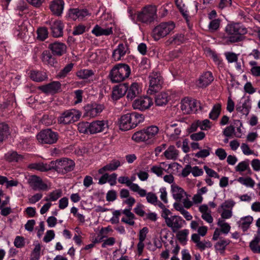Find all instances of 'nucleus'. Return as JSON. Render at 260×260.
I'll list each match as a JSON object with an SVG mask.
<instances>
[{
  "label": "nucleus",
  "mask_w": 260,
  "mask_h": 260,
  "mask_svg": "<svg viewBox=\"0 0 260 260\" xmlns=\"http://www.w3.org/2000/svg\"><path fill=\"white\" fill-rule=\"evenodd\" d=\"M157 7L155 5H147L135 15L136 22L145 25L153 23L157 19Z\"/></svg>",
  "instance_id": "obj_1"
},
{
  "label": "nucleus",
  "mask_w": 260,
  "mask_h": 260,
  "mask_svg": "<svg viewBox=\"0 0 260 260\" xmlns=\"http://www.w3.org/2000/svg\"><path fill=\"white\" fill-rule=\"evenodd\" d=\"M225 35L223 37L226 42L231 43L242 40V36L247 32V29L240 23L232 22L225 27Z\"/></svg>",
  "instance_id": "obj_2"
},
{
  "label": "nucleus",
  "mask_w": 260,
  "mask_h": 260,
  "mask_svg": "<svg viewBox=\"0 0 260 260\" xmlns=\"http://www.w3.org/2000/svg\"><path fill=\"white\" fill-rule=\"evenodd\" d=\"M159 132V128L155 125H151L135 133L132 137L136 142H145L151 144L156 140V136Z\"/></svg>",
  "instance_id": "obj_3"
},
{
  "label": "nucleus",
  "mask_w": 260,
  "mask_h": 260,
  "mask_svg": "<svg viewBox=\"0 0 260 260\" xmlns=\"http://www.w3.org/2000/svg\"><path fill=\"white\" fill-rule=\"evenodd\" d=\"M143 114L137 112L127 113L121 116L119 121V126L121 130L126 131L136 127L137 125L143 121Z\"/></svg>",
  "instance_id": "obj_4"
},
{
  "label": "nucleus",
  "mask_w": 260,
  "mask_h": 260,
  "mask_svg": "<svg viewBox=\"0 0 260 260\" xmlns=\"http://www.w3.org/2000/svg\"><path fill=\"white\" fill-rule=\"evenodd\" d=\"M175 27V24L173 21L161 22L152 30V36L155 41H158L170 34Z\"/></svg>",
  "instance_id": "obj_5"
},
{
  "label": "nucleus",
  "mask_w": 260,
  "mask_h": 260,
  "mask_svg": "<svg viewBox=\"0 0 260 260\" xmlns=\"http://www.w3.org/2000/svg\"><path fill=\"white\" fill-rule=\"evenodd\" d=\"M75 165L74 161L68 158H63L51 161V170H54L58 173L62 174L73 171Z\"/></svg>",
  "instance_id": "obj_6"
},
{
  "label": "nucleus",
  "mask_w": 260,
  "mask_h": 260,
  "mask_svg": "<svg viewBox=\"0 0 260 260\" xmlns=\"http://www.w3.org/2000/svg\"><path fill=\"white\" fill-rule=\"evenodd\" d=\"M81 117V112L77 110H67L60 114L57 118V122L62 125H67L78 121Z\"/></svg>",
  "instance_id": "obj_7"
},
{
  "label": "nucleus",
  "mask_w": 260,
  "mask_h": 260,
  "mask_svg": "<svg viewBox=\"0 0 260 260\" xmlns=\"http://www.w3.org/2000/svg\"><path fill=\"white\" fill-rule=\"evenodd\" d=\"M130 73L129 66H114L110 75L112 82L118 83L128 77Z\"/></svg>",
  "instance_id": "obj_8"
},
{
  "label": "nucleus",
  "mask_w": 260,
  "mask_h": 260,
  "mask_svg": "<svg viewBox=\"0 0 260 260\" xmlns=\"http://www.w3.org/2000/svg\"><path fill=\"white\" fill-rule=\"evenodd\" d=\"M37 139L42 144L51 145L57 141L58 134L50 128L43 129L37 134Z\"/></svg>",
  "instance_id": "obj_9"
},
{
  "label": "nucleus",
  "mask_w": 260,
  "mask_h": 260,
  "mask_svg": "<svg viewBox=\"0 0 260 260\" xmlns=\"http://www.w3.org/2000/svg\"><path fill=\"white\" fill-rule=\"evenodd\" d=\"M149 90L151 94L156 92L161 88L163 83V78L160 73L157 71H154L149 76Z\"/></svg>",
  "instance_id": "obj_10"
},
{
  "label": "nucleus",
  "mask_w": 260,
  "mask_h": 260,
  "mask_svg": "<svg viewBox=\"0 0 260 260\" xmlns=\"http://www.w3.org/2000/svg\"><path fill=\"white\" fill-rule=\"evenodd\" d=\"M181 132V123L179 122L171 121L166 125V133L170 140H177Z\"/></svg>",
  "instance_id": "obj_11"
},
{
  "label": "nucleus",
  "mask_w": 260,
  "mask_h": 260,
  "mask_svg": "<svg viewBox=\"0 0 260 260\" xmlns=\"http://www.w3.org/2000/svg\"><path fill=\"white\" fill-rule=\"evenodd\" d=\"M165 223L173 233H176L183 226L185 221L179 216L171 215L166 219Z\"/></svg>",
  "instance_id": "obj_12"
},
{
  "label": "nucleus",
  "mask_w": 260,
  "mask_h": 260,
  "mask_svg": "<svg viewBox=\"0 0 260 260\" xmlns=\"http://www.w3.org/2000/svg\"><path fill=\"white\" fill-rule=\"evenodd\" d=\"M153 104L152 99L149 96H145L135 100L132 106L134 109L143 111L149 109Z\"/></svg>",
  "instance_id": "obj_13"
},
{
  "label": "nucleus",
  "mask_w": 260,
  "mask_h": 260,
  "mask_svg": "<svg viewBox=\"0 0 260 260\" xmlns=\"http://www.w3.org/2000/svg\"><path fill=\"white\" fill-rule=\"evenodd\" d=\"M104 106L102 104L92 103L84 106V117L94 118L99 115L104 110Z\"/></svg>",
  "instance_id": "obj_14"
},
{
  "label": "nucleus",
  "mask_w": 260,
  "mask_h": 260,
  "mask_svg": "<svg viewBox=\"0 0 260 260\" xmlns=\"http://www.w3.org/2000/svg\"><path fill=\"white\" fill-rule=\"evenodd\" d=\"M29 186L34 190H47L48 185L45 183L42 179L37 175H31L28 179Z\"/></svg>",
  "instance_id": "obj_15"
},
{
  "label": "nucleus",
  "mask_w": 260,
  "mask_h": 260,
  "mask_svg": "<svg viewBox=\"0 0 260 260\" xmlns=\"http://www.w3.org/2000/svg\"><path fill=\"white\" fill-rule=\"evenodd\" d=\"M28 25L29 23L27 21L19 20L14 28V35L19 38L24 39L28 35Z\"/></svg>",
  "instance_id": "obj_16"
},
{
  "label": "nucleus",
  "mask_w": 260,
  "mask_h": 260,
  "mask_svg": "<svg viewBox=\"0 0 260 260\" xmlns=\"http://www.w3.org/2000/svg\"><path fill=\"white\" fill-rule=\"evenodd\" d=\"M38 89L46 94H54L61 91V84L59 81H53L39 86Z\"/></svg>",
  "instance_id": "obj_17"
},
{
  "label": "nucleus",
  "mask_w": 260,
  "mask_h": 260,
  "mask_svg": "<svg viewBox=\"0 0 260 260\" xmlns=\"http://www.w3.org/2000/svg\"><path fill=\"white\" fill-rule=\"evenodd\" d=\"M52 36L55 38L60 37L63 35L64 25L60 20L50 21L49 23Z\"/></svg>",
  "instance_id": "obj_18"
},
{
  "label": "nucleus",
  "mask_w": 260,
  "mask_h": 260,
  "mask_svg": "<svg viewBox=\"0 0 260 260\" xmlns=\"http://www.w3.org/2000/svg\"><path fill=\"white\" fill-rule=\"evenodd\" d=\"M89 15V13L87 10L78 8L71 9L68 13V17L73 20L77 19L82 20Z\"/></svg>",
  "instance_id": "obj_19"
},
{
  "label": "nucleus",
  "mask_w": 260,
  "mask_h": 260,
  "mask_svg": "<svg viewBox=\"0 0 260 260\" xmlns=\"http://www.w3.org/2000/svg\"><path fill=\"white\" fill-rule=\"evenodd\" d=\"M113 27L111 26H100L95 25L91 30V32L96 37L109 36L113 34Z\"/></svg>",
  "instance_id": "obj_20"
},
{
  "label": "nucleus",
  "mask_w": 260,
  "mask_h": 260,
  "mask_svg": "<svg viewBox=\"0 0 260 260\" xmlns=\"http://www.w3.org/2000/svg\"><path fill=\"white\" fill-rule=\"evenodd\" d=\"M48 48L52 51L54 55L61 56L66 53L67 46L63 43L55 42L49 44Z\"/></svg>",
  "instance_id": "obj_21"
},
{
  "label": "nucleus",
  "mask_w": 260,
  "mask_h": 260,
  "mask_svg": "<svg viewBox=\"0 0 260 260\" xmlns=\"http://www.w3.org/2000/svg\"><path fill=\"white\" fill-rule=\"evenodd\" d=\"M128 90V84L123 83L116 86L113 89L112 98L113 100H117L122 97Z\"/></svg>",
  "instance_id": "obj_22"
},
{
  "label": "nucleus",
  "mask_w": 260,
  "mask_h": 260,
  "mask_svg": "<svg viewBox=\"0 0 260 260\" xmlns=\"http://www.w3.org/2000/svg\"><path fill=\"white\" fill-rule=\"evenodd\" d=\"M64 3L63 0H52L49 5V8L53 14L60 16L63 12Z\"/></svg>",
  "instance_id": "obj_23"
},
{
  "label": "nucleus",
  "mask_w": 260,
  "mask_h": 260,
  "mask_svg": "<svg viewBox=\"0 0 260 260\" xmlns=\"http://www.w3.org/2000/svg\"><path fill=\"white\" fill-rule=\"evenodd\" d=\"M118 181L121 184H126L132 191L137 192L138 194L143 193V190L140 189V186L136 183H131L128 177L120 176L118 178Z\"/></svg>",
  "instance_id": "obj_24"
},
{
  "label": "nucleus",
  "mask_w": 260,
  "mask_h": 260,
  "mask_svg": "<svg viewBox=\"0 0 260 260\" xmlns=\"http://www.w3.org/2000/svg\"><path fill=\"white\" fill-rule=\"evenodd\" d=\"M213 79L211 72H206L201 75L197 82V85L200 88H204L209 85Z\"/></svg>",
  "instance_id": "obj_25"
},
{
  "label": "nucleus",
  "mask_w": 260,
  "mask_h": 260,
  "mask_svg": "<svg viewBox=\"0 0 260 260\" xmlns=\"http://www.w3.org/2000/svg\"><path fill=\"white\" fill-rule=\"evenodd\" d=\"M107 126V122L104 120H96L90 123L89 133L91 134H96L104 131Z\"/></svg>",
  "instance_id": "obj_26"
},
{
  "label": "nucleus",
  "mask_w": 260,
  "mask_h": 260,
  "mask_svg": "<svg viewBox=\"0 0 260 260\" xmlns=\"http://www.w3.org/2000/svg\"><path fill=\"white\" fill-rule=\"evenodd\" d=\"M171 192L173 198L178 202L181 201L186 196V193L184 189L176 184H172Z\"/></svg>",
  "instance_id": "obj_27"
},
{
  "label": "nucleus",
  "mask_w": 260,
  "mask_h": 260,
  "mask_svg": "<svg viewBox=\"0 0 260 260\" xmlns=\"http://www.w3.org/2000/svg\"><path fill=\"white\" fill-rule=\"evenodd\" d=\"M128 48L126 43L119 44L117 48L115 49L112 54V57L115 60H119L121 57L124 56L127 51Z\"/></svg>",
  "instance_id": "obj_28"
},
{
  "label": "nucleus",
  "mask_w": 260,
  "mask_h": 260,
  "mask_svg": "<svg viewBox=\"0 0 260 260\" xmlns=\"http://www.w3.org/2000/svg\"><path fill=\"white\" fill-rule=\"evenodd\" d=\"M253 218L250 215H247L241 217L238 221L237 224L243 232H245L250 228L251 224L252 223Z\"/></svg>",
  "instance_id": "obj_29"
},
{
  "label": "nucleus",
  "mask_w": 260,
  "mask_h": 260,
  "mask_svg": "<svg viewBox=\"0 0 260 260\" xmlns=\"http://www.w3.org/2000/svg\"><path fill=\"white\" fill-rule=\"evenodd\" d=\"M251 102L249 99L244 100L243 102H240L236 106V110L238 112L241 113L243 115L247 116L251 109Z\"/></svg>",
  "instance_id": "obj_30"
},
{
  "label": "nucleus",
  "mask_w": 260,
  "mask_h": 260,
  "mask_svg": "<svg viewBox=\"0 0 260 260\" xmlns=\"http://www.w3.org/2000/svg\"><path fill=\"white\" fill-rule=\"evenodd\" d=\"M120 165L121 164L119 160L113 159L110 163L99 169L98 172L100 174H103L105 172L113 171L116 170Z\"/></svg>",
  "instance_id": "obj_31"
},
{
  "label": "nucleus",
  "mask_w": 260,
  "mask_h": 260,
  "mask_svg": "<svg viewBox=\"0 0 260 260\" xmlns=\"http://www.w3.org/2000/svg\"><path fill=\"white\" fill-rule=\"evenodd\" d=\"M29 77L33 81L39 82L45 81L48 78L46 72L35 70L30 72Z\"/></svg>",
  "instance_id": "obj_32"
},
{
  "label": "nucleus",
  "mask_w": 260,
  "mask_h": 260,
  "mask_svg": "<svg viewBox=\"0 0 260 260\" xmlns=\"http://www.w3.org/2000/svg\"><path fill=\"white\" fill-rule=\"evenodd\" d=\"M28 168L30 170H35L41 172H47L51 170V162L49 164L43 162L32 163L28 165Z\"/></svg>",
  "instance_id": "obj_33"
},
{
  "label": "nucleus",
  "mask_w": 260,
  "mask_h": 260,
  "mask_svg": "<svg viewBox=\"0 0 260 260\" xmlns=\"http://www.w3.org/2000/svg\"><path fill=\"white\" fill-rule=\"evenodd\" d=\"M164 155L167 159L176 160L179 155V151L173 145H170L164 152Z\"/></svg>",
  "instance_id": "obj_34"
},
{
  "label": "nucleus",
  "mask_w": 260,
  "mask_h": 260,
  "mask_svg": "<svg viewBox=\"0 0 260 260\" xmlns=\"http://www.w3.org/2000/svg\"><path fill=\"white\" fill-rule=\"evenodd\" d=\"M122 213L125 215L126 218L123 217L121 219V221L129 225H134L135 223L134 221L135 216L134 213L131 211V208L123 210Z\"/></svg>",
  "instance_id": "obj_35"
},
{
  "label": "nucleus",
  "mask_w": 260,
  "mask_h": 260,
  "mask_svg": "<svg viewBox=\"0 0 260 260\" xmlns=\"http://www.w3.org/2000/svg\"><path fill=\"white\" fill-rule=\"evenodd\" d=\"M140 88L137 83H133L128 87L127 90V98L131 100L135 98L140 93Z\"/></svg>",
  "instance_id": "obj_36"
},
{
  "label": "nucleus",
  "mask_w": 260,
  "mask_h": 260,
  "mask_svg": "<svg viewBox=\"0 0 260 260\" xmlns=\"http://www.w3.org/2000/svg\"><path fill=\"white\" fill-rule=\"evenodd\" d=\"M62 194V191L61 189H56L49 192L48 196L44 198V201L46 202H54L60 198Z\"/></svg>",
  "instance_id": "obj_37"
},
{
  "label": "nucleus",
  "mask_w": 260,
  "mask_h": 260,
  "mask_svg": "<svg viewBox=\"0 0 260 260\" xmlns=\"http://www.w3.org/2000/svg\"><path fill=\"white\" fill-rule=\"evenodd\" d=\"M175 4L183 17L186 21L189 20V12L182 0H175Z\"/></svg>",
  "instance_id": "obj_38"
},
{
  "label": "nucleus",
  "mask_w": 260,
  "mask_h": 260,
  "mask_svg": "<svg viewBox=\"0 0 260 260\" xmlns=\"http://www.w3.org/2000/svg\"><path fill=\"white\" fill-rule=\"evenodd\" d=\"M260 235H255L253 240L249 243V248L254 253H260Z\"/></svg>",
  "instance_id": "obj_39"
},
{
  "label": "nucleus",
  "mask_w": 260,
  "mask_h": 260,
  "mask_svg": "<svg viewBox=\"0 0 260 260\" xmlns=\"http://www.w3.org/2000/svg\"><path fill=\"white\" fill-rule=\"evenodd\" d=\"M140 189L143 190V193L142 194L140 193V194H139L140 197H146L147 201L152 205H155L156 204V202H157V201L158 200L157 197L156 195L152 192H149L147 193V191L145 189L141 188L140 187Z\"/></svg>",
  "instance_id": "obj_40"
},
{
  "label": "nucleus",
  "mask_w": 260,
  "mask_h": 260,
  "mask_svg": "<svg viewBox=\"0 0 260 260\" xmlns=\"http://www.w3.org/2000/svg\"><path fill=\"white\" fill-rule=\"evenodd\" d=\"M6 159L10 162H19L23 160V156L16 151L8 152L5 154Z\"/></svg>",
  "instance_id": "obj_41"
},
{
  "label": "nucleus",
  "mask_w": 260,
  "mask_h": 260,
  "mask_svg": "<svg viewBox=\"0 0 260 260\" xmlns=\"http://www.w3.org/2000/svg\"><path fill=\"white\" fill-rule=\"evenodd\" d=\"M185 38L182 34H176L171 38H170L167 41V45H179L183 43Z\"/></svg>",
  "instance_id": "obj_42"
},
{
  "label": "nucleus",
  "mask_w": 260,
  "mask_h": 260,
  "mask_svg": "<svg viewBox=\"0 0 260 260\" xmlns=\"http://www.w3.org/2000/svg\"><path fill=\"white\" fill-rule=\"evenodd\" d=\"M235 171L238 172H242L247 171L248 174H251V171L249 167V160L246 159L239 162L235 167Z\"/></svg>",
  "instance_id": "obj_43"
},
{
  "label": "nucleus",
  "mask_w": 260,
  "mask_h": 260,
  "mask_svg": "<svg viewBox=\"0 0 260 260\" xmlns=\"http://www.w3.org/2000/svg\"><path fill=\"white\" fill-rule=\"evenodd\" d=\"M168 101V94L166 92H161L158 94L155 97V104L158 106H162L166 105Z\"/></svg>",
  "instance_id": "obj_44"
},
{
  "label": "nucleus",
  "mask_w": 260,
  "mask_h": 260,
  "mask_svg": "<svg viewBox=\"0 0 260 260\" xmlns=\"http://www.w3.org/2000/svg\"><path fill=\"white\" fill-rule=\"evenodd\" d=\"M10 134L8 125L5 123H0V144Z\"/></svg>",
  "instance_id": "obj_45"
},
{
  "label": "nucleus",
  "mask_w": 260,
  "mask_h": 260,
  "mask_svg": "<svg viewBox=\"0 0 260 260\" xmlns=\"http://www.w3.org/2000/svg\"><path fill=\"white\" fill-rule=\"evenodd\" d=\"M221 109V105L220 104L214 105L209 113V118L213 120H216L220 115Z\"/></svg>",
  "instance_id": "obj_46"
},
{
  "label": "nucleus",
  "mask_w": 260,
  "mask_h": 260,
  "mask_svg": "<svg viewBox=\"0 0 260 260\" xmlns=\"http://www.w3.org/2000/svg\"><path fill=\"white\" fill-rule=\"evenodd\" d=\"M189 234V231L187 229H184L183 230L178 231L176 234V237L180 243L182 244H186L187 240V236Z\"/></svg>",
  "instance_id": "obj_47"
},
{
  "label": "nucleus",
  "mask_w": 260,
  "mask_h": 260,
  "mask_svg": "<svg viewBox=\"0 0 260 260\" xmlns=\"http://www.w3.org/2000/svg\"><path fill=\"white\" fill-rule=\"evenodd\" d=\"M194 103L190 102V100L184 99L182 100L181 103V109L184 113L189 114L191 112V108L190 105L193 104Z\"/></svg>",
  "instance_id": "obj_48"
},
{
  "label": "nucleus",
  "mask_w": 260,
  "mask_h": 260,
  "mask_svg": "<svg viewBox=\"0 0 260 260\" xmlns=\"http://www.w3.org/2000/svg\"><path fill=\"white\" fill-rule=\"evenodd\" d=\"M230 241L228 240L222 239L220 240L215 245V249L220 253H223L225 249L226 246L229 245Z\"/></svg>",
  "instance_id": "obj_49"
},
{
  "label": "nucleus",
  "mask_w": 260,
  "mask_h": 260,
  "mask_svg": "<svg viewBox=\"0 0 260 260\" xmlns=\"http://www.w3.org/2000/svg\"><path fill=\"white\" fill-rule=\"evenodd\" d=\"M94 74L92 70H81L77 73V76L81 79H87Z\"/></svg>",
  "instance_id": "obj_50"
},
{
  "label": "nucleus",
  "mask_w": 260,
  "mask_h": 260,
  "mask_svg": "<svg viewBox=\"0 0 260 260\" xmlns=\"http://www.w3.org/2000/svg\"><path fill=\"white\" fill-rule=\"evenodd\" d=\"M238 181L246 186L250 187H253L255 184L254 181L251 177H241L238 179Z\"/></svg>",
  "instance_id": "obj_51"
},
{
  "label": "nucleus",
  "mask_w": 260,
  "mask_h": 260,
  "mask_svg": "<svg viewBox=\"0 0 260 260\" xmlns=\"http://www.w3.org/2000/svg\"><path fill=\"white\" fill-rule=\"evenodd\" d=\"M224 55L228 63H232L237 62L239 54L232 52H225L224 53Z\"/></svg>",
  "instance_id": "obj_52"
},
{
  "label": "nucleus",
  "mask_w": 260,
  "mask_h": 260,
  "mask_svg": "<svg viewBox=\"0 0 260 260\" xmlns=\"http://www.w3.org/2000/svg\"><path fill=\"white\" fill-rule=\"evenodd\" d=\"M212 148L207 146L206 149H201L194 154L195 157L197 158H205L210 154Z\"/></svg>",
  "instance_id": "obj_53"
},
{
  "label": "nucleus",
  "mask_w": 260,
  "mask_h": 260,
  "mask_svg": "<svg viewBox=\"0 0 260 260\" xmlns=\"http://www.w3.org/2000/svg\"><path fill=\"white\" fill-rule=\"evenodd\" d=\"M42 59L44 63L50 64L54 63V58L48 51H44L42 53Z\"/></svg>",
  "instance_id": "obj_54"
},
{
  "label": "nucleus",
  "mask_w": 260,
  "mask_h": 260,
  "mask_svg": "<svg viewBox=\"0 0 260 260\" xmlns=\"http://www.w3.org/2000/svg\"><path fill=\"white\" fill-rule=\"evenodd\" d=\"M90 123L88 122H80L78 124V129L80 133H89Z\"/></svg>",
  "instance_id": "obj_55"
},
{
  "label": "nucleus",
  "mask_w": 260,
  "mask_h": 260,
  "mask_svg": "<svg viewBox=\"0 0 260 260\" xmlns=\"http://www.w3.org/2000/svg\"><path fill=\"white\" fill-rule=\"evenodd\" d=\"M217 224L221 228V231L225 234H227L230 231L231 226L226 222H224V220L221 219H219L217 222Z\"/></svg>",
  "instance_id": "obj_56"
},
{
  "label": "nucleus",
  "mask_w": 260,
  "mask_h": 260,
  "mask_svg": "<svg viewBox=\"0 0 260 260\" xmlns=\"http://www.w3.org/2000/svg\"><path fill=\"white\" fill-rule=\"evenodd\" d=\"M41 248V247L40 244L36 245L31 254V260H39L40 257Z\"/></svg>",
  "instance_id": "obj_57"
},
{
  "label": "nucleus",
  "mask_w": 260,
  "mask_h": 260,
  "mask_svg": "<svg viewBox=\"0 0 260 260\" xmlns=\"http://www.w3.org/2000/svg\"><path fill=\"white\" fill-rule=\"evenodd\" d=\"M220 23V21L219 19L211 20L208 25L209 30L211 32H213L217 30L219 27Z\"/></svg>",
  "instance_id": "obj_58"
},
{
  "label": "nucleus",
  "mask_w": 260,
  "mask_h": 260,
  "mask_svg": "<svg viewBox=\"0 0 260 260\" xmlns=\"http://www.w3.org/2000/svg\"><path fill=\"white\" fill-rule=\"evenodd\" d=\"M198 120L199 122V127L201 130L208 131L211 128V122L209 120L206 119L204 120Z\"/></svg>",
  "instance_id": "obj_59"
},
{
  "label": "nucleus",
  "mask_w": 260,
  "mask_h": 260,
  "mask_svg": "<svg viewBox=\"0 0 260 260\" xmlns=\"http://www.w3.org/2000/svg\"><path fill=\"white\" fill-rule=\"evenodd\" d=\"M38 38L44 41L48 37V30L45 27L39 28L37 30Z\"/></svg>",
  "instance_id": "obj_60"
},
{
  "label": "nucleus",
  "mask_w": 260,
  "mask_h": 260,
  "mask_svg": "<svg viewBox=\"0 0 260 260\" xmlns=\"http://www.w3.org/2000/svg\"><path fill=\"white\" fill-rule=\"evenodd\" d=\"M235 204L236 203L232 200H226L220 205V208L221 209L231 210L232 211Z\"/></svg>",
  "instance_id": "obj_61"
},
{
  "label": "nucleus",
  "mask_w": 260,
  "mask_h": 260,
  "mask_svg": "<svg viewBox=\"0 0 260 260\" xmlns=\"http://www.w3.org/2000/svg\"><path fill=\"white\" fill-rule=\"evenodd\" d=\"M205 134L203 132H199L198 133H192L190 135V139L195 141L202 140L205 137Z\"/></svg>",
  "instance_id": "obj_62"
},
{
  "label": "nucleus",
  "mask_w": 260,
  "mask_h": 260,
  "mask_svg": "<svg viewBox=\"0 0 260 260\" xmlns=\"http://www.w3.org/2000/svg\"><path fill=\"white\" fill-rule=\"evenodd\" d=\"M190 102L194 103L193 104H191L190 107L191 108V112L196 113L199 109L200 110H202L203 109V107L201 106V103L200 101L192 100H190Z\"/></svg>",
  "instance_id": "obj_63"
},
{
  "label": "nucleus",
  "mask_w": 260,
  "mask_h": 260,
  "mask_svg": "<svg viewBox=\"0 0 260 260\" xmlns=\"http://www.w3.org/2000/svg\"><path fill=\"white\" fill-rule=\"evenodd\" d=\"M164 170V169L160 166H153L150 169L151 172L158 177L162 176Z\"/></svg>",
  "instance_id": "obj_64"
}]
</instances>
